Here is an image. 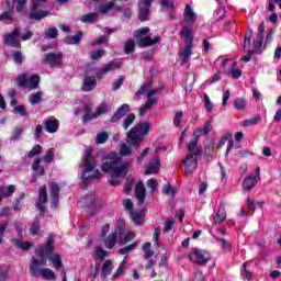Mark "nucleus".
<instances>
[{
  "instance_id": "nucleus-1",
  "label": "nucleus",
  "mask_w": 281,
  "mask_h": 281,
  "mask_svg": "<svg viewBox=\"0 0 281 281\" xmlns=\"http://www.w3.org/2000/svg\"><path fill=\"white\" fill-rule=\"evenodd\" d=\"M132 154L131 145L123 143L119 154L110 153L105 156V162L102 164L101 170L111 173L109 179L110 186H120V180L126 177V172L131 168V161H122V157H128Z\"/></svg>"
},
{
  "instance_id": "nucleus-2",
  "label": "nucleus",
  "mask_w": 281,
  "mask_h": 281,
  "mask_svg": "<svg viewBox=\"0 0 281 281\" xmlns=\"http://www.w3.org/2000/svg\"><path fill=\"white\" fill-rule=\"evenodd\" d=\"M55 237L54 236H49L47 238L46 244L41 247L37 248L35 250L36 257L32 258V262L30 266V273L33 278H43V280H49V281H54L56 280V272H54V270L49 269V268H40V267H46L47 266V258H45V256H49V254H53L55 247Z\"/></svg>"
},
{
  "instance_id": "nucleus-3",
  "label": "nucleus",
  "mask_w": 281,
  "mask_h": 281,
  "mask_svg": "<svg viewBox=\"0 0 281 281\" xmlns=\"http://www.w3.org/2000/svg\"><path fill=\"white\" fill-rule=\"evenodd\" d=\"M82 160L83 183H91L93 179H98V177H100V170H95V166H98V162L93 157V149H86Z\"/></svg>"
},
{
  "instance_id": "nucleus-4",
  "label": "nucleus",
  "mask_w": 281,
  "mask_h": 281,
  "mask_svg": "<svg viewBox=\"0 0 281 281\" xmlns=\"http://www.w3.org/2000/svg\"><path fill=\"white\" fill-rule=\"evenodd\" d=\"M199 155H201V147H199L195 138L188 144V155L183 161L187 175H192V172H194L199 167Z\"/></svg>"
},
{
  "instance_id": "nucleus-5",
  "label": "nucleus",
  "mask_w": 281,
  "mask_h": 281,
  "mask_svg": "<svg viewBox=\"0 0 281 281\" xmlns=\"http://www.w3.org/2000/svg\"><path fill=\"white\" fill-rule=\"evenodd\" d=\"M150 88V85L144 83L140 89L136 92V98H139V95L147 94V101L143 106L138 109L139 115H145L147 111H150L159 102V99H157V93H159V89L148 90Z\"/></svg>"
},
{
  "instance_id": "nucleus-6",
  "label": "nucleus",
  "mask_w": 281,
  "mask_h": 281,
  "mask_svg": "<svg viewBox=\"0 0 281 281\" xmlns=\"http://www.w3.org/2000/svg\"><path fill=\"white\" fill-rule=\"evenodd\" d=\"M47 8V0H33L30 5L29 19L32 21H43V19L49 16V11L45 10Z\"/></svg>"
},
{
  "instance_id": "nucleus-7",
  "label": "nucleus",
  "mask_w": 281,
  "mask_h": 281,
  "mask_svg": "<svg viewBox=\"0 0 281 281\" xmlns=\"http://www.w3.org/2000/svg\"><path fill=\"white\" fill-rule=\"evenodd\" d=\"M148 131H150V124L148 122H140L127 132V139L133 146H137L144 138V135H148Z\"/></svg>"
},
{
  "instance_id": "nucleus-8",
  "label": "nucleus",
  "mask_w": 281,
  "mask_h": 281,
  "mask_svg": "<svg viewBox=\"0 0 281 281\" xmlns=\"http://www.w3.org/2000/svg\"><path fill=\"white\" fill-rule=\"evenodd\" d=\"M40 82L41 76H38L37 74L31 75L30 77H27L26 74H20L16 78L18 87L29 89V91H34V89H38Z\"/></svg>"
},
{
  "instance_id": "nucleus-9",
  "label": "nucleus",
  "mask_w": 281,
  "mask_h": 281,
  "mask_svg": "<svg viewBox=\"0 0 281 281\" xmlns=\"http://www.w3.org/2000/svg\"><path fill=\"white\" fill-rule=\"evenodd\" d=\"M42 65H47L50 69H58L63 65V53L49 52L44 54Z\"/></svg>"
},
{
  "instance_id": "nucleus-10",
  "label": "nucleus",
  "mask_w": 281,
  "mask_h": 281,
  "mask_svg": "<svg viewBox=\"0 0 281 281\" xmlns=\"http://www.w3.org/2000/svg\"><path fill=\"white\" fill-rule=\"evenodd\" d=\"M222 69H224V74L232 76V78H240L243 76L240 68L236 67V63L232 61V59H224Z\"/></svg>"
},
{
  "instance_id": "nucleus-11",
  "label": "nucleus",
  "mask_w": 281,
  "mask_h": 281,
  "mask_svg": "<svg viewBox=\"0 0 281 281\" xmlns=\"http://www.w3.org/2000/svg\"><path fill=\"white\" fill-rule=\"evenodd\" d=\"M189 259L194 265H207L210 262V252L205 250H195L189 254Z\"/></svg>"
},
{
  "instance_id": "nucleus-12",
  "label": "nucleus",
  "mask_w": 281,
  "mask_h": 281,
  "mask_svg": "<svg viewBox=\"0 0 281 281\" xmlns=\"http://www.w3.org/2000/svg\"><path fill=\"white\" fill-rule=\"evenodd\" d=\"M4 45L10 47H21V33L19 29H15L12 33H7L3 35Z\"/></svg>"
},
{
  "instance_id": "nucleus-13",
  "label": "nucleus",
  "mask_w": 281,
  "mask_h": 281,
  "mask_svg": "<svg viewBox=\"0 0 281 281\" xmlns=\"http://www.w3.org/2000/svg\"><path fill=\"white\" fill-rule=\"evenodd\" d=\"M260 181V167H257V177L251 175L244 179L243 181V190L245 192H251L256 184Z\"/></svg>"
},
{
  "instance_id": "nucleus-14",
  "label": "nucleus",
  "mask_w": 281,
  "mask_h": 281,
  "mask_svg": "<svg viewBox=\"0 0 281 281\" xmlns=\"http://www.w3.org/2000/svg\"><path fill=\"white\" fill-rule=\"evenodd\" d=\"M160 168H161V158H159V156H154L145 165V175H157Z\"/></svg>"
},
{
  "instance_id": "nucleus-15",
  "label": "nucleus",
  "mask_w": 281,
  "mask_h": 281,
  "mask_svg": "<svg viewBox=\"0 0 281 281\" xmlns=\"http://www.w3.org/2000/svg\"><path fill=\"white\" fill-rule=\"evenodd\" d=\"M46 203H47V187L42 186L40 187L38 199L35 204V207L41 212V214H45V210H47V207L45 206Z\"/></svg>"
},
{
  "instance_id": "nucleus-16",
  "label": "nucleus",
  "mask_w": 281,
  "mask_h": 281,
  "mask_svg": "<svg viewBox=\"0 0 281 281\" xmlns=\"http://www.w3.org/2000/svg\"><path fill=\"white\" fill-rule=\"evenodd\" d=\"M150 5H153V0H140L138 19L139 21H148V15L150 14Z\"/></svg>"
},
{
  "instance_id": "nucleus-17",
  "label": "nucleus",
  "mask_w": 281,
  "mask_h": 281,
  "mask_svg": "<svg viewBox=\"0 0 281 281\" xmlns=\"http://www.w3.org/2000/svg\"><path fill=\"white\" fill-rule=\"evenodd\" d=\"M122 65L116 61L112 60L108 64H105L101 69L97 72V78H102V76H106V74H111V71H115L116 69H120Z\"/></svg>"
},
{
  "instance_id": "nucleus-18",
  "label": "nucleus",
  "mask_w": 281,
  "mask_h": 281,
  "mask_svg": "<svg viewBox=\"0 0 281 281\" xmlns=\"http://www.w3.org/2000/svg\"><path fill=\"white\" fill-rule=\"evenodd\" d=\"M49 192L52 196V207L56 209L58 206V201H60V187L56 182L49 183Z\"/></svg>"
},
{
  "instance_id": "nucleus-19",
  "label": "nucleus",
  "mask_w": 281,
  "mask_h": 281,
  "mask_svg": "<svg viewBox=\"0 0 281 281\" xmlns=\"http://www.w3.org/2000/svg\"><path fill=\"white\" fill-rule=\"evenodd\" d=\"M135 196L137 199L138 205H144V202L146 201V187L144 186L143 181L137 182Z\"/></svg>"
},
{
  "instance_id": "nucleus-20",
  "label": "nucleus",
  "mask_w": 281,
  "mask_h": 281,
  "mask_svg": "<svg viewBox=\"0 0 281 281\" xmlns=\"http://www.w3.org/2000/svg\"><path fill=\"white\" fill-rule=\"evenodd\" d=\"M104 113H109V105L103 102L99 105L95 113H93L92 115L88 114V115L83 116L82 122H83V124H87V122H91V120H95V117H98Z\"/></svg>"
},
{
  "instance_id": "nucleus-21",
  "label": "nucleus",
  "mask_w": 281,
  "mask_h": 281,
  "mask_svg": "<svg viewBox=\"0 0 281 281\" xmlns=\"http://www.w3.org/2000/svg\"><path fill=\"white\" fill-rule=\"evenodd\" d=\"M157 43H161V37L159 35L155 36L154 38L150 36L142 37L137 45L138 47H153V45H157Z\"/></svg>"
},
{
  "instance_id": "nucleus-22",
  "label": "nucleus",
  "mask_w": 281,
  "mask_h": 281,
  "mask_svg": "<svg viewBox=\"0 0 281 281\" xmlns=\"http://www.w3.org/2000/svg\"><path fill=\"white\" fill-rule=\"evenodd\" d=\"M119 243L120 245H126L127 243H131V240L135 239V233L127 232L124 233V227H119Z\"/></svg>"
},
{
  "instance_id": "nucleus-23",
  "label": "nucleus",
  "mask_w": 281,
  "mask_h": 281,
  "mask_svg": "<svg viewBox=\"0 0 281 281\" xmlns=\"http://www.w3.org/2000/svg\"><path fill=\"white\" fill-rule=\"evenodd\" d=\"M126 113H131V105L124 103L115 111V113L111 117V122H120V120L124 117Z\"/></svg>"
},
{
  "instance_id": "nucleus-24",
  "label": "nucleus",
  "mask_w": 281,
  "mask_h": 281,
  "mask_svg": "<svg viewBox=\"0 0 281 281\" xmlns=\"http://www.w3.org/2000/svg\"><path fill=\"white\" fill-rule=\"evenodd\" d=\"M44 258H46V260L48 259L49 262H52L53 269H56V270L63 269L64 266H63V259H60V255L54 254L53 251L48 255H44Z\"/></svg>"
},
{
  "instance_id": "nucleus-25",
  "label": "nucleus",
  "mask_w": 281,
  "mask_h": 281,
  "mask_svg": "<svg viewBox=\"0 0 281 281\" xmlns=\"http://www.w3.org/2000/svg\"><path fill=\"white\" fill-rule=\"evenodd\" d=\"M95 85H98L95 77L87 76L83 78L81 89H82V91H93L95 89Z\"/></svg>"
},
{
  "instance_id": "nucleus-26",
  "label": "nucleus",
  "mask_w": 281,
  "mask_h": 281,
  "mask_svg": "<svg viewBox=\"0 0 281 281\" xmlns=\"http://www.w3.org/2000/svg\"><path fill=\"white\" fill-rule=\"evenodd\" d=\"M117 236H120L119 228L115 232L111 233L105 239L104 244L108 249H113L115 247V243H117Z\"/></svg>"
},
{
  "instance_id": "nucleus-27",
  "label": "nucleus",
  "mask_w": 281,
  "mask_h": 281,
  "mask_svg": "<svg viewBox=\"0 0 281 281\" xmlns=\"http://www.w3.org/2000/svg\"><path fill=\"white\" fill-rule=\"evenodd\" d=\"M13 192H16V187L12 184L8 187H0V203L3 201V199H7L8 196H12Z\"/></svg>"
},
{
  "instance_id": "nucleus-28",
  "label": "nucleus",
  "mask_w": 281,
  "mask_h": 281,
  "mask_svg": "<svg viewBox=\"0 0 281 281\" xmlns=\"http://www.w3.org/2000/svg\"><path fill=\"white\" fill-rule=\"evenodd\" d=\"M60 126L58 120H48L45 122V131L47 133H56Z\"/></svg>"
},
{
  "instance_id": "nucleus-29",
  "label": "nucleus",
  "mask_w": 281,
  "mask_h": 281,
  "mask_svg": "<svg viewBox=\"0 0 281 281\" xmlns=\"http://www.w3.org/2000/svg\"><path fill=\"white\" fill-rule=\"evenodd\" d=\"M130 216L135 225H144V213L142 211H131Z\"/></svg>"
},
{
  "instance_id": "nucleus-30",
  "label": "nucleus",
  "mask_w": 281,
  "mask_h": 281,
  "mask_svg": "<svg viewBox=\"0 0 281 281\" xmlns=\"http://www.w3.org/2000/svg\"><path fill=\"white\" fill-rule=\"evenodd\" d=\"M32 170H34L35 175L38 177H43V175H45V167L41 166V158L34 159Z\"/></svg>"
},
{
  "instance_id": "nucleus-31",
  "label": "nucleus",
  "mask_w": 281,
  "mask_h": 281,
  "mask_svg": "<svg viewBox=\"0 0 281 281\" xmlns=\"http://www.w3.org/2000/svg\"><path fill=\"white\" fill-rule=\"evenodd\" d=\"M13 10L10 2H7L5 10L0 14V21H12V16L14 15Z\"/></svg>"
},
{
  "instance_id": "nucleus-32",
  "label": "nucleus",
  "mask_w": 281,
  "mask_h": 281,
  "mask_svg": "<svg viewBox=\"0 0 281 281\" xmlns=\"http://www.w3.org/2000/svg\"><path fill=\"white\" fill-rule=\"evenodd\" d=\"M210 131H212V123H210V121L204 123V128L202 130H198L193 133L194 137L193 139H196V142H199V137H201V135H207V133H210Z\"/></svg>"
},
{
  "instance_id": "nucleus-33",
  "label": "nucleus",
  "mask_w": 281,
  "mask_h": 281,
  "mask_svg": "<svg viewBox=\"0 0 281 281\" xmlns=\"http://www.w3.org/2000/svg\"><path fill=\"white\" fill-rule=\"evenodd\" d=\"M111 271H113V261L112 260L104 261L101 268L102 278H106V276H111Z\"/></svg>"
},
{
  "instance_id": "nucleus-34",
  "label": "nucleus",
  "mask_w": 281,
  "mask_h": 281,
  "mask_svg": "<svg viewBox=\"0 0 281 281\" xmlns=\"http://www.w3.org/2000/svg\"><path fill=\"white\" fill-rule=\"evenodd\" d=\"M184 19L187 21H190V23H194V21H196V13H194L192 7H190L189 4L184 9Z\"/></svg>"
},
{
  "instance_id": "nucleus-35",
  "label": "nucleus",
  "mask_w": 281,
  "mask_h": 281,
  "mask_svg": "<svg viewBox=\"0 0 281 281\" xmlns=\"http://www.w3.org/2000/svg\"><path fill=\"white\" fill-rule=\"evenodd\" d=\"M190 56H192V45H187L184 49L180 53V58L182 59V63H188L190 60Z\"/></svg>"
},
{
  "instance_id": "nucleus-36",
  "label": "nucleus",
  "mask_w": 281,
  "mask_h": 281,
  "mask_svg": "<svg viewBox=\"0 0 281 281\" xmlns=\"http://www.w3.org/2000/svg\"><path fill=\"white\" fill-rule=\"evenodd\" d=\"M42 100H43V92H41V91L32 93L29 97V102H30V104H32V106L41 103Z\"/></svg>"
},
{
  "instance_id": "nucleus-37",
  "label": "nucleus",
  "mask_w": 281,
  "mask_h": 281,
  "mask_svg": "<svg viewBox=\"0 0 281 281\" xmlns=\"http://www.w3.org/2000/svg\"><path fill=\"white\" fill-rule=\"evenodd\" d=\"M98 13H88L80 18L81 23H95L98 21Z\"/></svg>"
},
{
  "instance_id": "nucleus-38",
  "label": "nucleus",
  "mask_w": 281,
  "mask_h": 281,
  "mask_svg": "<svg viewBox=\"0 0 281 281\" xmlns=\"http://www.w3.org/2000/svg\"><path fill=\"white\" fill-rule=\"evenodd\" d=\"M29 232H30L31 236H36V234H38V232H41V221L38 220V216L35 217Z\"/></svg>"
},
{
  "instance_id": "nucleus-39",
  "label": "nucleus",
  "mask_w": 281,
  "mask_h": 281,
  "mask_svg": "<svg viewBox=\"0 0 281 281\" xmlns=\"http://www.w3.org/2000/svg\"><path fill=\"white\" fill-rule=\"evenodd\" d=\"M135 114L130 113L124 120H123V128L124 131H128L131 126H133V123L135 122Z\"/></svg>"
},
{
  "instance_id": "nucleus-40",
  "label": "nucleus",
  "mask_w": 281,
  "mask_h": 281,
  "mask_svg": "<svg viewBox=\"0 0 281 281\" xmlns=\"http://www.w3.org/2000/svg\"><path fill=\"white\" fill-rule=\"evenodd\" d=\"M13 245L18 247L19 249H22L23 251H27L30 247H32V243L23 241L21 239H13Z\"/></svg>"
},
{
  "instance_id": "nucleus-41",
  "label": "nucleus",
  "mask_w": 281,
  "mask_h": 281,
  "mask_svg": "<svg viewBox=\"0 0 281 281\" xmlns=\"http://www.w3.org/2000/svg\"><path fill=\"white\" fill-rule=\"evenodd\" d=\"M214 223H223L225 221V206H221L217 214L213 217Z\"/></svg>"
},
{
  "instance_id": "nucleus-42",
  "label": "nucleus",
  "mask_w": 281,
  "mask_h": 281,
  "mask_svg": "<svg viewBox=\"0 0 281 281\" xmlns=\"http://www.w3.org/2000/svg\"><path fill=\"white\" fill-rule=\"evenodd\" d=\"M113 8H114V3L108 2V3L99 5V12L101 14H109V12H111V10H113Z\"/></svg>"
},
{
  "instance_id": "nucleus-43",
  "label": "nucleus",
  "mask_w": 281,
  "mask_h": 281,
  "mask_svg": "<svg viewBox=\"0 0 281 281\" xmlns=\"http://www.w3.org/2000/svg\"><path fill=\"white\" fill-rule=\"evenodd\" d=\"M234 106L237 109V111H245V108L247 106V101L243 98H237L234 101Z\"/></svg>"
},
{
  "instance_id": "nucleus-44",
  "label": "nucleus",
  "mask_w": 281,
  "mask_h": 281,
  "mask_svg": "<svg viewBox=\"0 0 281 281\" xmlns=\"http://www.w3.org/2000/svg\"><path fill=\"white\" fill-rule=\"evenodd\" d=\"M262 122V117L260 116H255L249 120H245L243 122V126H256V124H260Z\"/></svg>"
},
{
  "instance_id": "nucleus-45",
  "label": "nucleus",
  "mask_w": 281,
  "mask_h": 281,
  "mask_svg": "<svg viewBox=\"0 0 281 281\" xmlns=\"http://www.w3.org/2000/svg\"><path fill=\"white\" fill-rule=\"evenodd\" d=\"M181 36H183L184 38H187V41L189 43H192L193 37H192V30H190V27L188 26H183V29L180 32Z\"/></svg>"
},
{
  "instance_id": "nucleus-46",
  "label": "nucleus",
  "mask_w": 281,
  "mask_h": 281,
  "mask_svg": "<svg viewBox=\"0 0 281 281\" xmlns=\"http://www.w3.org/2000/svg\"><path fill=\"white\" fill-rule=\"evenodd\" d=\"M106 256H109V252H106L101 247H97L95 255H94V260H104V258H106Z\"/></svg>"
},
{
  "instance_id": "nucleus-47",
  "label": "nucleus",
  "mask_w": 281,
  "mask_h": 281,
  "mask_svg": "<svg viewBox=\"0 0 281 281\" xmlns=\"http://www.w3.org/2000/svg\"><path fill=\"white\" fill-rule=\"evenodd\" d=\"M247 265H249L248 261L244 262L243 265V270H241V276L243 278H245L248 281H251L254 278V273H251V271H247Z\"/></svg>"
},
{
  "instance_id": "nucleus-48",
  "label": "nucleus",
  "mask_w": 281,
  "mask_h": 281,
  "mask_svg": "<svg viewBox=\"0 0 281 281\" xmlns=\"http://www.w3.org/2000/svg\"><path fill=\"white\" fill-rule=\"evenodd\" d=\"M106 139H109V133L100 132L97 134L95 144H105Z\"/></svg>"
},
{
  "instance_id": "nucleus-49",
  "label": "nucleus",
  "mask_w": 281,
  "mask_h": 281,
  "mask_svg": "<svg viewBox=\"0 0 281 281\" xmlns=\"http://www.w3.org/2000/svg\"><path fill=\"white\" fill-rule=\"evenodd\" d=\"M45 38H57L58 37V29L57 27H48L45 32Z\"/></svg>"
},
{
  "instance_id": "nucleus-50",
  "label": "nucleus",
  "mask_w": 281,
  "mask_h": 281,
  "mask_svg": "<svg viewBox=\"0 0 281 281\" xmlns=\"http://www.w3.org/2000/svg\"><path fill=\"white\" fill-rule=\"evenodd\" d=\"M124 267H126V261L125 260H123L121 262V265L119 266L116 271L113 273L112 280H117V278H120V276H122V273H124Z\"/></svg>"
},
{
  "instance_id": "nucleus-51",
  "label": "nucleus",
  "mask_w": 281,
  "mask_h": 281,
  "mask_svg": "<svg viewBox=\"0 0 281 281\" xmlns=\"http://www.w3.org/2000/svg\"><path fill=\"white\" fill-rule=\"evenodd\" d=\"M204 106L207 113H212L214 111V103L210 100V95L204 94Z\"/></svg>"
},
{
  "instance_id": "nucleus-52",
  "label": "nucleus",
  "mask_w": 281,
  "mask_h": 281,
  "mask_svg": "<svg viewBox=\"0 0 281 281\" xmlns=\"http://www.w3.org/2000/svg\"><path fill=\"white\" fill-rule=\"evenodd\" d=\"M125 54H133L135 52V40H130L125 44Z\"/></svg>"
},
{
  "instance_id": "nucleus-53",
  "label": "nucleus",
  "mask_w": 281,
  "mask_h": 281,
  "mask_svg": "<svg viewBox=\"0 0 281 281\" xmlns=\"http://www.w3.org/2000/svg\"><path fill=\"white\" fill-rule=\"evenodd\" d=\"M143 251L145 254V258H153V256H155V251L150 249V243L144 244Z\"/></svg>"
},
{
  "instance_id": "nucleus-54",
  "label": "nucleus",
  "mask_w": 281,
  "mask_h": 281,
  "mask_svg": "<svg viewBox=\"0 0 281 281\" xmlns=\"http://www.w3.org/2000/svg\"><path fill=\"white\" fill-rule=\"evenodd\" d=\"M13 60L15 65H23V53L21 50L13 52Z\"/></svg>"
},
{
  "instance_id": "nucleus-55",
  "label": "nucleus",
  "mask_w": 281,
  "mask_h": 281,
  "mask_svg": "<svg viewBox=\"0 0 281 281\" xmlns=\"http://www.w3.org/2000/svg\"><path fill=\"white\" fill-rule=\"evenodd\" d=\"M82 38V32H79L78 34L74 35L72 37L67 38V43L70 45H78L80 43V40Z\"/></svg>"
},
{
  "instance_id": "nucleus-56",
  "label": "nucleus",
  "mask_w": 281,
  "mask_h": 281,
  "mask_svg": "<svg viewBox=\"0 0 281 281\" xmlns=\"http://www.w3.org/2000/svg\"><path fill=\"white\" fill-rule=\"evenodd\" d=\"M159 186V182L155 178H150L147 180V188L150 190V192H155Z\"/></svg>"
},
{
  "instance_id": "nucleus-57",
  "label": "nucleus",
  "mask_w": 281,
  "mask_h": 281,
  "mask_svg": "<svg viewBox=\"0 0 281 281\" xmlns=\"http://www.w3.org/2000/svg\"><path fill=\"white\" fill-rule=\"evenodd\" d=\"M54 153H56V149L54 148L47 150L46 155L43 157L46 164H52V161H54Z\"/></svg>"
},
{
  "instance_id": "nucleus-58",
  "label": "nucleus",
  "mask_w": 281,
  "mask_h": 281,
  "mask_svg": "<svg viewBox=\"0 0 281 281\" xmlns=\"http://www.w3.org/2000/svg\"><path fill=\"white\" fill-rule=\"evenodd\" d=\"M104 54H105L104 50L98 49V50L90 53V58L92 60H100V58H102V56H104Z\"/></svg>"
},
{
  "instance_id": "nucleus-59",
  "label": "nucleus",
  "mask_w": 281,
  "mask_h": 281,
  "mask_svg": "<svg viewBox=\"0 0 281 281\" xmlns=\"http://www.w3.org/2000/svg\"><path fill=\"white\" fill-rule=\"evenodd\" d=\"M41 153H43V147L41 145H36L30 150L27 157H34L36 155H41Z\"/></svg>"
},
{
  "instance_id": "nucleus-60",
  "label": "nucleus",
  "mask_w": 281,
  "mask_h": 281,
  "mask_svg": "<svg viewBox=\"0 0 281 281\" xmlns=\"http://www.w3.org/2000/svg\"><path fill=\"white\" fill-rule=\"evenodd\" d=\"M263 41H265V37L262 35H257V38L254 42V47H255L256 52H258V49L262 48Z\"/></svg>"
},
{
  "instance_id": "nucleus-61",
  "label": "nucleus",
  "mask_w": 281,
  "mask_h": 281,
  "mask_svg": "<svg viewBox=\"0 0 281 281\" xmlns=\"http://www.w3.org/2000/svg\"><path fill=\"white\" fill-rule=\"evenodd\" d=\"M181 120H183V112L182 111L176 112L175 117H173V125L180 126Z\"/></svg>"
},
{
  "instance_id": "nucleus-62",
  "label": "nucleus",
  "mask_w": 281,
  "mask_h": 281,
  "mask_svg": "<svg viewBox=\"0 0 281 281\" xmlns=\"http://www.w3.org/2000/svg\"><path fill=\"white\" fill-rule=\"evenodd\" d=\"M148 153H150V148L147 147L138 156L137 164H144L146 161V157L148 156Z\"/></svg>"
},
{
  "instance_id": "nucleus-63",
  "label": "nucleus",
  "mask_w": 281,
  "mask_h": 281,
  "mask_svg": "<svg viewBox=\"0 0 281 281\" xmlns=\"http://www.w3.org/2000/svg\"><path fill=\"white\" fill-rule=\"evenodd\" d=\"M13 113L22 115L23 117H25V115H27V111L25 110V106H23V105H16L13 109Z\"/></svg>"
},
{
  "instance_id": "nucleus-64",
  "label": "nucleus",
  "mask_w": 281,
  "mask_h": 281,
  "mask_svg": "<svg viewBox=\"0 0 281 281\" xmlns=\"http://www.w3.org/2000/svg\"><path fill=\"white\" fill-rule=\"evenodd\" d=\"M23 135V128L15 127L11 136V140L16 142Z\"/></svg>"
}]
</instances>
